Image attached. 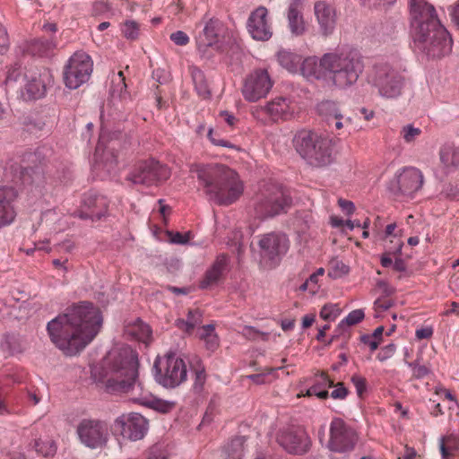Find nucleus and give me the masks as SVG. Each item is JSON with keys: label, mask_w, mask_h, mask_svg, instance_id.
<instances>
[{"label": "nucleus", "mask_w": 459, "mask_h": 459, "mask_svg": "<svg viewBox=\"0 0 459 459\" xmlns=\"http://www.w3.org/2000/svg\"><path fill=\"white\" fill-rule=\"evenodd\" d=\"M103 323L101 311L82 301L67 307L48 323L51 342L66 356L80 353L98 334Z\"/></svg>", "instance_id": "f257e3e1"}, {"label": "nucleus", "mask_w": 459, "mask_h": 459, "mask_svg": "<svg viewBox=\"0 0 459 459\" xmlns=\"http://www.w3.org/2000/svg\"><path fill=\"white\" fill-rule=\"evenodd\" d=\"M414 42L431 57H441L452 49L453 40L437 18L435 7L426 0H410Z\"/></svg>", "instance_id": "f03ea898"}, {"label": "nucleus", "mask_w": 459, "mask_h": 459, "mask_svg": "<svg viewBox=\"0 0 459 459\" xmlns=\"http://www.w3.org/2000/svg\"><path fill=\"white\" fill-rule=\"evenodd\" d=\"M138 356L130 347L113 351L103 377L105 391L108 394H131L141 404H147L143 383L138 377Z\"/></svg>", "instance_id": "7ed1b4c3"}, {"label": "nucleus", "mask_w": 459, "mask_h": 459, "mask_svg": "<svg viewBox=\"0 0 459 459\" xmlns=\"http://www.w3.org/2000/svg\"><path fill=\"white\" fill-rule=\"evenodd\" d=\"M194 171L205 194L219 205L233 204L243 193V185L238 174L226 166L196 165Z\"/></svg>", "instance_id": "20e7f679"}, {"label": "nucleus", "mask_w": 459, "mask_h": 459, "mask_svg": "<svg viewBox=\"0 0 459 459\" xmlns=\"http://www.w3.org/2000/svg\"><path fill=\"white\" fill-rule=\"evenodd\" d=\"M323 65L327 69V79L341 90L355 85L364 71L361 55L351 48L324 54Z\"/></svg>", "instance_id": "39448f33"}, {"label": "nucleus", "mask_w": 459, "mask_h": 459, "mask_svg": "<svg viewBox=\"0 0 459 459\" xmlns=\"http://www.w3.org/2000/svg\"><path fill=\"white\" fill-rule=\"evenodd\" d=\"M297 152L308 164L321 168L333 161L332 140L311 131L298 132L293 138Z\"/></svg>", "instance_id": "423d86ee"}, {"label": "nucleus", "mask_w": 459, "mask_h": 459, "mask_svg": "<svg viewBox=\"0 0 459 459\" xmlns=\"http://www.w3.org/2000/svg\"><path fill=\"white\" fill-rule=\"evenodd\" d=\"M292 199L288 191L275 183H264L255 197L254 210L261 220L287 212Z\"/></svg>", "instance_id": "0eeeda50"}, {"label": "nucleus", "mask_w": 459, "mask_h": 459, "mask_svg": "<svg viewBox=\"0 0 459 459\" xmlns=\"http://www.w3.org/2000/svg\"><path fill=\"white\" fill-rule=\"evenodd\" d=\"M368 82L385 99H396L402 95L405 84L404 76L387 64L373 66Z\"/></svg>", "instance_id": "6e6552de"}, {"label": "nucleus", "mask_w": 459, "mask_h": 459, "mask_svg": "<svg viewBox=\"0 0 459 459\" xmlns=\"http://www.w3.org/2000/svg\"><path fill=\"white\" fill-rule=\"evenodd\" d=\"M156 381L165 387H176L182 384L187 376L185 361L175 353H169L154 362Z\"/></svg>", "instance_id": "1a4fd4ad"}, {"label": "nucleus", "mask_w": 459, "mask_h": 459, "mask_svg": "<svg viewBox=\"0 0 459 459\" xmlns=\"http://www.w3.org/2000/svg\"><path fill=\"white\" fill-rule=\"evenodd\" d=\"M93 70V62L85 52H75L64 69V82L67 88L75 90L87 82Z\"/></svg>", "instance_id": "9d476101"}, {"label": "nucleus", "mask_w": 459, "mask_h": 459, "mask_svg": "<svg viewBox=\"0 0 459 459\" xmlns=\"http://www.w3.org/2000/svg\"><path fill=\"white\" fill-rule=\"evenodd\" d=\"M170 177V169L155 160H147L139 162L134 169L128 174L126 180L133 184L146 186H158Z\"/></svg>", "instance_id": "9b49d317"}, {"label": "nucleus", "mask_w": 459, "mask_h": 459, "mask_svg": "<svg viewBox=\"0 0 459 459\" xmlns=\"http://www.w3.org/2000/svg\"><path fill=\"white\" fill-rule=\"evenodd\" d=\"M45 157L41 151L23 154L22 163L16 175L24 186L39 185L44 181Z\"/></svg>", "instance_id": "f8f14e48"}, {"label": "nucleus", "mask_w": 459, "mask_h": 459, "mask_svg": "<svg viewBox=\"0 0 459 459\" xmlns=\"http://www.w3.org/2000/svg\"><path fill=\"white\" fill-rule=\"evenodd\" d=\"M76 433L80 441L91 449L103 447L108 438L106 422L96 419L82 420L77 426Z\"/></svg>", "instance_id": "ddd939ff"}, {"label": "nucleus", "mask_w": 459, "mask_h": 459, "mask_svg": "<svg viewBox=\"0 0 459 459\" xmlns=\"http://www.w3.org/2000/svg\"><path fill=\"white\" fill-rule=\"evenodd\" d=\"M358 441L356 431L342 419H334L330 426L327 447L335 453H348L354 449Z\"/></svg>", "instance_id": "4468645a"}, {"label": "nucleus", "mask_w": 459, "mask_h": 459, "mask_svg": "<svg viewBox=\"0 0 459 459\" xmlns=\"http://www.w3.org/2000/svg\"><path fill=\"white\" fill-rule=\"evenodd\" d=\"M259 253L263 260L276 265L289 249V239L285 234L270 232L261 236L258 241Z\"/></svg>", "instance_id": "2eb2a0df"}, {"label": "nucleus", "mask_w": 459, "mask_h": 459, "mask_svg": "<svg viewBox=\"0 0 459 459\" xmlns=\"http://www.w3.org/2000/svg\"><path fill=\"white\" fill-rule=\"evenodd\" d=\"M422 185V173L416 168H405L390 181L388 190L395 196H411L421 188Z\"/></svg>", "instance_id": "dca6fc26"}, {"label": "nucleus", "mask_w": 459, "mask_h": 459, "mask_svg": "<svg viewBox=\"0 0 459 459\" xmlns=\"http://www.w3.org/2000/svg\"><path fill=\"white\" fill-rule=\"evenodd\" d=\"M114 428L125 438L137 441L145 436L148 430V420L136 412L122 414L115 420Z\"/></svg>", "instance_id": "f3484780"}, {"label": "nucleus", "mask_w": 459, "mask_h": 459, "mask_svg": "<svg viewBox=\"0 0 459 459\" xmlns=\"http://www.w3.org/2000/svg\"><path fill=\"white\" fill-rule=\"evenodd\" d=\"M273 87L266 70L259 69L250 74L244 83L242 93L248 101H257L265 97Z\"/></svg>", "instance_id": "a211bd4d"}, {"label": "nucleus", "mask_w": 459, "mask_h": 459, "mask_svg": "<svg viewBox=\"0 0 459 459\" xmlns=\"http://www.w3.org/2000/svg\"><path fill=\"white\" fill-rule=\"evenodd\" d=\"M277 441L288 453L303 455L309 449L310 440L306 431L300 428H288L281 430Z\"/></svg>", "instance_id": "6ab92c4d"}, {"label": "nucleus", "mask_w": 459, "mask_h": 459, "mask_svg": "<svg viewBox=\"0 0 459 459\" xmlns=\"http://www.w3.org/2000/svg\"><path fill=\"white\" fill-rule=\"evenodd\" d=\"M247 28L254 39L269 40L273 36V28L269 22L267 8L261 5L254 10L248 17Z\"/></svg>", "instance_id": "aec40b11"}, {"label": "nucleus", "mask_w": 459, "mask_h": 459, "mask_svg": "<svg viewBox=\"0 0 459 459\" xmlns=\"http://www.w3.org/2000/svg\"><path fill=\"white\" fill-rule=\"evenodd\" d=\"M108 201L106 196L99 195L94 192H89L84 195L81 210L78 212V216L81 219H91L92 221H99L106 216Z\"/></svg>", "instance_id": "412c9836"}, {"label": "nucleus", "mask_w": 459, "mask_h": 459, "mask_svg": "<svg viewBox=\"0 0 459 459\" xmlns=\"http://www.w3.org/2000/svg\"><path fill=\"white\" fill-rule=\"evenodd\" d=\"M314 13L321 34L325 37L331 35L337 22L335 8L326 1H317L314 4Z\"/></svg>", "instance_id": "4be33fe9"}, {"label": "nucleus", "mask_w": 459, "mask_h": 459, "mask_svg": "<svg viewBox=\"0 0 459 459\" xmlns=\"http://www.w3.org/2000/svg\"><path fill=\"white\" fill-rule=\"evenodd\" d=\"M16 195L13 187L0 186V228L9 225L14 221Z\"/></svg>", "instance_id": "5701e85b"}, {"label": "nucleus", "mask_w": 459, "mask_h": 459, "mask_svg": "<svg viewBox=\"0 0 459 459\" xmlns=\"http://www.w3.org/2000/svg\"><path fill=\"white\" fill-rule=\"evenodd\" d=\"M303 0H290L288 11V26L295 37L302 36L307 31V25L302 14Z\"/></svg>", "instance_id": "b1692460"}, {"label": "nucleus", "mask_w": 459, "mask_h": 459, "mask_svg": "<svg viewBox=\"0 0 459 459\" xmlns=\"http://www.w3.org/2000/svg\"><path fill=\"white\" fill-rule=\"evenodd\" d=\"M48 72L44 70L43 73L37 71H30L27 74L24 89L29 99H39L45 95L46 83L43 77H47Z\"/></svg>", "instance_id": "393cba45"}, {"label": "nucleus", "mask_w": 459, "mask_h": 459, "mask_svg": "<svg viewBox=\"0 0 459 459\" xmlns=\"http://www.w3.org/2000/svg\"><path fill=\"white\" fill-rule=\"evenodd\" d=\"M299 70L307 79H327V69L323 65V56L319 59L316 56L301 59Z\"/></svg>", "instance_id": "a878e982"}, {"label": "nucleus", "mask_w": 459, "mask_h": 459, "mask_svg": "<svg viewBox=\"0 0 459 459\" xmlns=\"http://www.w3.org/2000/svg\"><path fill=\"white\" fill-rule=\"evenodd\" d=\"M227 264L228 256L226 255L221 254L217 256L211 268L205 272L203 280L200 281L199 287L204 290L216 284L220 281Z\"/></svg>", "instance_id": "bb28decb"}, {"label": "nucleus", "mask_w": 459, "mask_h": 459, "mask_svg": "<svg viewBox=\"0 0 459 459\" xmlns=\"http://www.w3.org/2000/svg\"><path fill=\"white\" fill-rule=\"evenodd\" d=\"M264 109L273 120L288 119L291 116L290 101L282 97L273 100L264 107Z\"/></svg>", "instance_id": "cd10ccee"}, {"label": "nucleus", "mask_w": 459, "mask_h": 459, "mask_svg": "<svg viewBox=\"0 0 459 459\" xmlns=\"http://www.w3.org/2000/svg\"><path fill=\"white\" fill-rule=\"evenodd\" d=\"M317 112L322 119L332 126L333 120H336L342 115L337 103L333 100H324L317 105Z\"/></svg>", "instance_id": "c85d7f7f"}, {"label": "nucleus", "mask_w": 459, "mask_h": 459, "mask_svg": "<svg viewBox=\"0 0 459 459\" xmlns=\"http://www.w3.org/2000/svg\"><path fill=\"white\" fill-rule=\"evenodd\" d=\"M301 56L289 50H280L277 53V60L281 66L290 73H296L301 63Z\"/></svg>", "instance_id": "c756f323"}, {"label": "nucleus", "mask_w": 459, "mask_h": 459, "mask_svg": "<svg viewBox=\"0 0 459 459\" xmlns=\"http://www.w3.org/2000/svg\"><path fill=\"white\" fill-rule=\"evenodd\" d=\"M218 21L211 19L204 26L203 35L199 36L198 47H212L218 41Z\"/></svg>", "instance_id": "7c9ffc66"}, {"label": "nucleus", "mask_w": 459, "mask_h": 459, "mask_svg": "<svg viewBox=\"0 0 459 459\" xmlns=\"http://www.w3.org/2000/svg\"><path fill=\"white\" fill-rule=\"evenodd\" d=\"M55 44L48 39H34L27 43L26 51L32 56H42L50 52Z\"/></svg>", "instance_id": "2f4dec72"}, {"label": "nucleus", "mask_w": 459, "mask_h": 459, "mask_svg": "<svg viewBox=\"0 0 459 459\" xmlns=\"http://www.w3.org/2000/svg\"><path fill=\"white\" fill-rule=\"evenodd\" d=\"M28 73L22 72V67L19 64L11 65L6 74L5 84L12 88L22 89L27 78Z\"/></svg>", "instance_id": "473e14b6"}, {"label": "nucleus", "mask_w": 459, "mask_h": 459, "mask_svg": "<svg viewBox=\"0 0 459 459\" xmlns=\"http://www.w3.org/2000/svg\"><path fill=\"white\" fill-rule=\"evenodd\" d=\"M439 449L442 459H449L450 456L459 451V437L455 434L441 437Z\"/></svg>", "instance_id": "72a5a7b5"}, {"label": "nucleus", "mask_w": 459, "mask_h": 459, "mask_svg": "<svg viewBox=\"0 0 459 459\" xmlns=\"http://www.w3.org/2000/svg\"><path fill=\"white\" fill-rule=\"evenodd\" d=\"M190 73L198 95L204 99L209 98L211 91L204 72L196 66H192L190 67Z\"/></svg>", "instance_id": "f704fd0d"}, {"label": "nucleus", "mask_w": 459, "mask_h": 459, "mask_svg": "<svg viewBox=\"0 0 459 459\" xmlns=\"http://www.w3.org/2000/svg\"><path fill=\"white\" fill-rule=\"evenodd\" d=\"M1 347L10 355L21 353L23 351L20 336L14 333H7L4 335Z\"/></svg>", "instance_id": "c9c22d12"}, {"label": "nucleus", "mask_w": 459, "mask_h": 459, "mask_svg": "<svg viewBox=\"0 0 459 459\" xmlns=\"http://www.w3.org/2000/svg\"><path fill=\"white\" fill-rule=\"evenodd\" d=\"M440 160L447 168H456L459 166V149L453 146H446L440 151Z\"/></svg>", "instance_id": "e433bc0d"}, {"label": "nucleus", "mask_w": 459, "mask_h": 459, "mask_svg": "<svg viewBox=\"0 0 459 459\" xmlns=\"http://www.w3.org/2000/svg\"><path fill=\"white\" fill-rule=\"evenodd\" d=\"M245 442V437H236L232 438L226 446L228 459H242Z\"/></svg>", "instance_id": "4c0bfd02"}, {"label": "nucleus", "mask_w": 459, "mask_h": 459, "mask_svg": "<svg viewBox=\"0 0 459 459\" xmlns=\"http://www.w3.org/2000/svg\"><path fill=\"white\" fill-rule=\"evenodd\" d=\"M36 452L43 457H53L56 453V445L54 440L37 439L34 442Z\"/></svg>", "instance_id": "58836bf2"}, {"label": "nucleus", "mask_w": 459, "mask_h": 459, "mask_svg": "<svg viewBox=\"0 0 459 459\" xmlns=\"http://www.w3.org/2000/svg\"><path fill=\"white\" fill-rule=\"evenodd\" d=\"M23 126L30 133H38L44 129L47 120L40 115H32L24 117Z\"/></svg>", "instance_id": "ea45409f"}, {"label": "nucleus", "mask_w": 459, "mask_h": 459, "mask_svg": "<svg viewBox=\"0 0 459 459\" xmlns=\"http://www.w3.org/2000/svg\"><path fill=\"white\" fill-rule=\"evenodd\" d=\"M365 316L362 309H355L348 314V316L340 322L338 325V330L343 331L345 327L351 326L359 324L363 320Z\"/></svg>", "instance_id": "a19ab883"}, {"label": "nucleus", "mask_w": 459, "mask_h": 459, "mask_svg": "<svg viewBox=\"0 0 459 459\" xmlns=\"http://www.w3.org/2000/svg\"><path fill=\"white\" fill-rule=\"evenodd\" d=\"M319 376L320 379L307 389V396H312L313 394H316V392L323 390L324 388H329L333 386V380L329 378L328 375L325 372H321Z\"/></svg>", "instance_id": "79ce46f5"}, {"label": "nucleus", "mask_w": 459, "mask_h": 459, "mask_svg": "<svg viewBox=\"0 0 459 459\" xmlns=\"http://www.w3.org/2000/svg\"><path fill=\"white\" fill-rule=\"evenodd\" d=\"M121 30L126 39L135 40L140 34V26L135 21H126Z\"/></svg>", "instance_id": "37998d69"}, {"label": "nucleus", "mask_w": 459, "mask_h": 459, "mask_svg": "<svg viewBox=\"0 0 459 459\" xmlns=\"http://www.w3.org/2000/svg\"><path fill=\"white\" fill-rule=\"evenodd\" d=\"M134 327L135 329L132 331V334H134L140 341L147 342L151 339L152 330L148 325L137 319Z\"/></svg>", "instance_id": "c03bdc74"}, {"label": "nucleus", "mask_w": 459, "mask_h": 459, "mask_svg": "<svg viewBox=\"0 0 459 459\" xmlns=\"http://www.w3.org/2000/svg\"><path fill=\"white\" fill-rule=\"evenodd\" d=\"M349 273V266L341 261H333L328 270V276L333 279L341 278Z\"/></svg>", "instance_id": "a18cd8bd"}, {"label": "nucleus", "mask_w": 459, "mask_h": 459, "mask_svg": "<svg viewBox=\"0 0 459 459\" xmlns=\"http://www.w3.org/2000/svg\"><path fill=\"white\" fill-rule=\"evenodd\" d=\"M202 312L200 309H189L186 318V333H191L194 328L202 322Z\"/></svg>", "instance_id": "49530a36"}, {"label": "nucleus", "mask_w": 459, "mask_h": 459, "mask_svg": "<svg viewBox=\"0 0 459 459\" xmlns=\"http://www.w3.org/2000/svg\"><path fill=\"white\" fill-rule=\"evenodd\" d=\"M340 314V309L335 304H325L321 311L320 317L325 321H333Z\"/></svg>", "instance_id": "de8ad7c7"}, {"label": "nucleus", "mask_w": 459, "mask_h": 459, "mask_svg": "<svg viewBox=\"0 0 459 459\" xmlns=\"http://www.w3.org/2000/svg\"><path fill=\"white\" fill-rule=\"evenodd\" d=\"M420 134L421 130L411 124L404 126L401 130V134L406 143H412Z\"/></svg>", "instance_id": "09e8293b"}, {"label": "nucleus", "mask_w": 459, "mask_h": 459, "mask_svg": "<svg viewBox=\"0 0 459 459\" xmlns=\"http://www.w3.org/2000/svg\"><path fill=\"white\" fill-rule=\"evenodd\" d=\"M195 377L194 389L196 392H201L206 380V374L203 366L198 365V367L195 368Z\"/></svg>", "instance_id": "8fccbe9b"}, {"label": "nucleus", "mask_w": 459, "mask_h": 459, "mask_svg": "<svg viewBox=\"0 0 459 459\" xmlns=\"http://www.w3.org/2000/svg\"><path fill=\"white\" fill-rule=\"evenodd\" d=\"M406 364L412 368V375L415 378H422L429 373V368L420 364L418 360L414 362L406 361Z\"/></svg>", "instance_id": "3c124183"}, {"label": "nucleus", "mask_w": 459, "mask_h": 459, "mask_svg": "<svg viewBox=\"0 0 459 459\" xmlns=\"http://www.w3.org/2000/svg\"><path fill=\"white\" fill-rule=\"evenodd\" d=\"M125 80H126V78L124 76L123 72H121V71L118 72L117 82L116 85L117 89L114 88L113 90L110 91L112 97H115L116 94H117V96L121 99L125 97V94L126 91V84L125 82Z\"/></svg>", "instance_id": "603ef678"}, {"label": "nucleus", "mask_w": 459, "mask_h": 459, "mask_svg": "<svg viewBox=\"0 0 459 459\" xmlns=\"http://www.w3.org/2000/svg\"><path fill=\"white\" fill-rule=\"evenodd\" d=\"M147 459H167V453L161 445H154L147 451Z\"/></svg>", "instance_id": "864d4df0"}, {"label": "nucleus", "mask_w": 459, "mask_h": 459, "mask_svg": "<svg viewBox=\"0 0 459 459\" xmlns=\"http://www.w3.org/2000/svg\"><path fill=\"white\" fill-rule=\"evenodd\" d=\"M151 406L160 412L167 413L174 408L175 403L172 402L155 400L152 402Z\"/></svg>", "instance_id": "5fc2aeb1"}, {"label": "nucleus", "mask_w": 459, "mask_h": 459, "mask_svg": "<svg viewBox=\"0 0 459 459\" xmlns=\"http://www.w3.org/2000/svg\"><path fill=\"white\" fill-rule=\"evenodd\" d=\"M351 382L353 383L358 395L360 397L362 396L363 393L366 391L367 387V381L366 378L359 376V375H353L351 377Z\"/></svg>", "instance_id": "6e6d98bb"}, {"label": "nucleus", "mask_w": 459, "mask_h": 459, "mask_svg": "<svg viewBox=\"0 0 459 459\" xmlns=\"http://www.w3.org/2000/svg\"><path fill=\"white\" fill-rule=\"evenodd\" d=\"M243 335L249 340H255L258 335L263 336V340H267L268 333L260 332L253 326L247 325L243 329Z\"/></svg>", "instance_id": "4d7b16f0"}, {"label": "nucleus", "mask_w": 459, "mask_h": 459, "mask_svg": "<svg viewBox=\"0 0 459 459\" xmlns=\"http://www.w3.org/2000/svg\"><path fill=\"white\" fill-rule=\"evenodd\" d=\"M152 78L160 84H164L169 81L170 74L166 69L159 67L153 70Z\"/></svg>", "instance_id": "13d9d810"}, {"label": "nucleus", "mask_w": 459, "mask_h": 459, "mask_svg": "<svg viewBox=\"0 0 459 459\" xmlns=\"http://www.w3.org/2000/svg\"><path fill=\"white\" fill-rule=\"evenodd\" d=\"M335 389L332 391L331 397L333 399H344L349 394V390L344 386L342 382H339L336 385L333 384Z\"/></svg>", "instance_id": "bf43d9fd"}, {"label": "nucleus", "mask_w": 459, "mask_h": 459, "mask_svg": "<svg viewBox=\"0 0 459 459\" xmlns=\"http://www.w3.org/2000/svg\"><path fill=\"white\" fill-rule=\"evenodd\" d=\"M170 39L178 46H186L189 42V37L182 30L171 33Z\"/></svg>", "instance_id": "052dcab7"}, {"label": "nucleus", "mask_w": 459, "mask_h": 459, "mask_svg": "<svg viewBox=\"0 0 459 459\" xmlns=\"http://www.w3.org/2000/svg\"><path fill=\"white\" fill-rule=\"evenodd\" d=\"M169 235L170 236V241L174 244H186L190 240L191 233L188 231L185 234H182L180 232H169Z\"/></svg>", "instance_id": "680f3d73"}, {"label": "nucleus", "mask_w": 459, "mask_h": 459, "mask_svg": "<svg viewBox=\"0 0 459 459\" xmlns=\"http://www.w3.org/2000/svg\"><path fill=\"white\" fill-rule=\"evenodd\" d=\"M10 42L6 29L0 23V54L4 53L9 48Z\"/></svg>", "instance_id": "e2e57ef3"}, {"label": "nucleus", "mask_w": 459, "mask_h": 459, "mask_svg": "<svg viewBox=\"0 0 459 459\" xmlns=\"http://www.w3.org/2000/svg\"><path fill=\"white\" fill-rule=\"evenodd\" d=\"M394 351H395V345L393 343H390V344L385 346L381 350V351L377 354V359L380 361H384V360L389 359L390 357H392L393 354L394 353Z\"/></svg>", "instance_id": "0e129e2a"}, {"label": "nucleus", "mask_w": 459, "mask_h": 459, "mask_svg": "<svg viewBox=\"0 0 459 459\" xmlns=\"http://www.w3.org/2000/svg\"><path fill=\"white\" fill-rule=\"evenodd\" d=\"M338 204L347 215L352 214L355 211L354 204L351 201L340 198Z\"/></svg>", "instance_id": "69168bd1"}, {"label": "nucleus", "mask_w": 459, "mask_h": 459, "mask_svg": "<svg viewBox=\"0 0 459 459\" xmlns=\"http://www.w3.org/2000/svg\"><path fill=\"white\" fill-rule=\"evenodd\" d=\"M443 194L449 199H456L459 197V188L449 184L445 186Z\"/></svg>", "instance_id": "338daca9"}, {"label": "nucleus", "mask_w": 459, "mask_h": 459, "mask_svg": "<svg viewBox=\"0 0 459 459\" xmlns=\"http://www.w3.org/2000/svg\"><path fill=\"white\" fill-rule=\"evenodd\" d=\"M450 16L454 24L459 29V1L451 6Z\"/></svg>", "instance_id": "774afa93"}]
</instances>
